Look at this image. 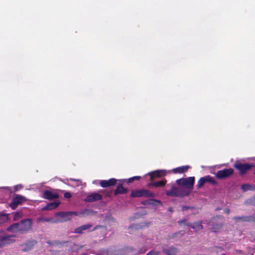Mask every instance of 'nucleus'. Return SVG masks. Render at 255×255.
<instances>
[{"label": "nucleus", "mask_w": 255, "mask_h": 255, "mask_svg": "<svg viewBox=\"0 0 255 255\" xmlns=\"http://www.w3.org/2000/svg\"><path fill=\"white\" fill-rule=\"evenodd\" d=\"M33 222L31 219H25L20 222L11 224L7 227L6 230L11 233L19 232L26 233L32 229Z\"/></svg>", "instance_id": "f257e3e1"}, {"label": "nucleus", "mask_w": 255, "mask_h": 255, "mask_svg": "<svg viewBox=\"0 0 255 255\" xmlns=\"http://www.w3.org/2000/svg\"><path fill=\"white\" fill-rule=\"evenodd\" d=\"M191 191L187 190L181 187H177L173 186L170 190L166 191V195L167 196L176 197H183L188 196L190 194Z\"/></svg>", "instance_id": "f03ea898"}, {"label": "nucleus", "mask_w": 255, "mask_h": 255, "mask_svg": "<svg viewBox=\"0 0 255 255\" xmlns=\"http://www.w3.org/2000/svg\"><path fill=\"white\" fill-rule=\"evenodd\" d=\"M223 218L221 216H217L212 218L208 222L212 232L218 233L223 226Z\"/></svg>", "instance_id": "7ed1b4c3"}, {"label": "nucleus", "mask_w": 255, "mask_h": 255, "mask_svg": "<svg viewBox=\"0 0 255 255\" xmlns=\"http://www.w3.org/2000/svg\"><path fill=\"white\" fill-rule=\"evenodd\" d=\"M239 172L240 175H244L254 167V165L251 163H242L239 161H236L233 165Z\"/></svg>", "instance_id": "20e7f679"}, {"label": "nucleus", "mask_w": 255, "mask_h": 255, "mask_svg": "<svg viewBox=\"0 0 255 255\" xmlns=\"http://www.w3.org/2000/svg\"><path fill=\"white\" fill-rule=\"evenodd\" d=\"M130 197L137 198L144 197L145 198L154 197V194L147 189H141L138 190H132L131 191Z\"/></svg>", "instance_id": "39448f33"}, {"label": "nucleus", "mask_w": 255, "mask_h": 255, "mask_svg": "<svg viewBox=\"0 0 255 255\" xmlns=\"http://www.w3.org/2000/svg\"><path fill=\"white\" fill-rule=\"evenodd\" d=\"M194 182V177H189L186 178H182L176 181V183L178 185L185 186L186 189H189L188 190L190 191L192 189Z\"/></svg>", "instance_id": "423d86ee"}, {"label": "nucleus", "mask_w": 255, "mask_h": 255, "mask_svg": "<svg viewBox=\"0 0 255 255\" xmlns=\"http://www.w3.org/2000/svg\"><path fill=\"white\" fill-rule=\"evenodd\" d=\"M26 201V198L24 196L14 194L9 206L12 210L15 209L18 206L21 205Z\"/></svg>", "instance_id": "0eeeda50"}, {"label": "nucleus", "mask_w": 255, "mask_h": 255, "mask_svg": "<svg viewBox=\"0 0 255 255\" xmlns=\"http://www.w3.org/2000/svg\"><path fill=\"white\" fill-rule=\"evenodd\" d=\"M206 183H209L213 185H216L218 182L213 177L210 175H206L201 177L198 181L196 187L197 189L201 188Z\"/></svg>", "instance_id": "6e6552de"}, {"label": "nucleus", "mask_w": 255, "mask_h": 255, "mask_svg": "<svg viewBox=\"0 0 255 255\" xmlns=\"http://www.w3.org/2000/svg\"><path fill=\"white\" fill-rule=\"evenodd\" d=\"M77 215L76 212H58L56 214V216L58 217L59 220L61 222H66L71 219L72 215Z\"/></svg>", "instance_id": "1a4fd4ad"}, {"label": "nucleus", "mask_w": 255, "mask_h": 255, "mask_svg": "<svg viewBox=\"0 0 255 255\" xmlns=\"http://www.w3.org/2000/svg\"><path fill=\"white\" fill-rule=\"evenodd\" d=\"M234 172V171L232 168H227L219 170L216 174V177L218 179H223L230 177L233 174Z\"/></svg>", "instance_id": "9d476101"}, {"label": "nucleus", "mask_w": 255, "mask_h": 255, "mask_svg": "<svg viewBox=\"0 0 255 255\" xmlns=\"http://www.w3.org/2000/svg\"><path fill=\"white\" fill-rule=\"evenodd\" d=\"M15 235H1L0 236V248H3L7 245L10 244L14 242L15 240L12 239V238L15 237Z\"/></svg>", "instance_id": "9b49d317"}, {"label": "nucleus", "mask_w": 255, "mask_h": 255, "mask_svg": "<svg viewBox=\"0 0 255 255\" xmlns=\"http://www.w3.org/2000/svg\"><path fill=\"white\" fill-rule=\"evenodd\" d=\"M233 220L235 222H250L255 223V216L254 215L251 216H235L233 218Z\"/></svg>", "instance_id": "f8f14e48"}, {"label": "nucleus", "mask_w": 255, "mask_h": 255, "mask_svg": "<svg viewBox=\"0 0 255 255\" xmlns=\"http://www.w3.org/2000/svg\"><path fill=\"white\" fill-rule=\"evenodd\" d=\"M42 197L45 199L51 200L58 198L59 195L56 192L46 190L43 192Z\"/></svg>", "instance_id": "ddd939ff"}, {"label": "nucleus", "mask_w": 255, "mask_h": 255, "mask_svg": "<svg viewBox=\"0 0 255 255\" xmlns=\"http://www.w3.org/2000/svg\"><path fill=\"white\" fill-rule=\"evenodd\" d=\"M102 199V196L98 193L93 192L88 194L84 201L86 202H93Z\"/></svg>", "instance_id": "4468645a"}, {"label": "nucleus", "mask_w": 255, "mask_h": 255, "mask_svg": "<svg viewBox=\"0 0 255 255\" xmlns=\"http://www.w3.org/2000/svg\"><path fill=\"white\" fill-rule=\"evenodd\" d=\"M117 181L115 178H112L109 180H102L99 182L100 185L103 188H107L114 186Z\"/></svg>", "instance_id": "2eb2a0df"}, {"label": "nucleus", "mask_w": 255, "mask_h": 255, "mask_svg": "<svg viewBox=\"0 0 255 255\" xmlns=\"http://www.w3.org/2000/svg\"><path fill=\"white\" fill-rule=\"evenodd\" d=\"M166 174L165 170H157L154 171L150 172L148 173V175L150 177V181H153L155 178L161 177L162 176H164Z\"/></svg>", "instance_id": "dca6fc26"}, {"label": "nucleus", "mask_w": 255, "mask_h": 255, "mask_svg": "<svg viewBox=\"0 0 255 255\" xmlns=\"http://www.w3.org/2000/svg\"><path fill=\"white\" fill-rule=\"evenodd\" d=\"M166 182L167 180L165 178H163L158 181H151V182L148 183L147 184V187L148 188H151L152 187H163L165 185Z\"/></svg>", "instance_id": "f3484780"}, {"label": "nucleus", "mask_w": 255, "mask_h": 255, "mask_svg": "<svg viewBox=\"0 0 255 255\" xmlns=\"http://www.w3.org/2000/svg\"><path fill=\"white\" fill-rule=\"evenodd\" d=\"M37 241L35 240H31L28 241L26 243L24 244V248L23 249V251L24 252H27L31 250L35 245L37 244Z\"/></svg>", "instance_id": "a211bd4d"}, {"label": "nucleus", "mask_w": 255, "mask_h": 255, "mask_svg": "<svg viewBox=\"0 0 255 255\" xmlns=\"http://www.w3.org/2000/svg\"><path fill=\"white\" fill-rule=\"evenodd\" d=\"M162 252L167 255H176L177 253V249L173 246L168 248H163Z\"/></svg>", "instance_id": "6ab92c4d"}, {"label": "nucleus", "mask_w": 255, "mask_h": 255, "mask_svg": "<svg viewBox=\"0 0 255 255\" xmlns=\"http://www.w3.org/2000/svg\"><path fill=\"white\" fill-rule=\"evenodd\" d=\"M92 227V225L88 224L81 226L78 228H76L74 233L76 234H82L83 231L90 229Z\"/></svg>", "instance_id": "aec40b11"}, {"label": "nucleus", "mask_w": 255, "mask_h": 255, "mask_svg": "<svg viewBox=\"0 0 255 255\" xmlns=\"http://www.w3.org/2000/svg\"><path fill=\"white\" fill-rule=\"evenodd\" d=\"M127 192L128 189L124 188L122 184H119L115 190L114 194L116 196L119 194H126Z\"/></svg>", "instance_id": "412c9836"}, {"label": "nucleus", "mask_w": 255, "mask_h": 255, "mask_svg": "<svg viewBox=\"0 0 255 255\" xmlns=\"http://www.w3.org/2000/svg\"><path fill=\"white\" fill-rule=\"evenodd\" d=\"M60 204V202L59 201H55L50 202L46 205L45 207L43 208V210H51L56 208Z\"/></svg>", "instance_id": "4be33fe9"}, {"label": "nucleus", "mask_w": 255, "mask_h": 255, "mask_svg": "<svg viewBox=\"0 0 255 255\" xmlns=\"http://www.w3.org/2000/svg\"><path fill=\"white\" fill-rule=\"evenodd\" d=\"M186 226L189 227L196 231H200L203 229V226L202 225V222H194L193 224H186Z\"/></svg>", "instance_id": "5701e85b"}, {"label": "nucleus", "mask_w": 255, "mask_h": 255, "mask_svg": "<svg viewBox=\"0 0 255 255\" xmlns=\"http://www.w3.org/2000/svg\"><path fill=\"white\" fill-rule=\"evenodd\" d=\"M189 166L188 165L182 166L173 169L175 173H182L188 170Z\"/></svg>", "instance_id": "b1692460"}, {"label": "nucleus", "mask_w": 255, "mask_h": 255, "mask_svg": "<svg viewBox=\"0 0 255 255\" xmlns=\"http://www.w3.org/2000/svg\"><path fill=\"white\" fill-rule=\"evenodd\" d=\"M149 205H152L153 206H160L162 205V202L160 200H158L154 199H149Z\"/></svg>", "instance_id": "393cba45"}, {"label": "nucleus", "mask_w": 255, "mask_h": 255, "mask_svg": "<svg viewBox=\"0 0 255 255\" xmlns=\"http://www.w3.org/2000/svg\"><path fill=\"white\" fill-rule=\"evenodd\" d=\"M68 242V241H65V242H63L61 243L58 241H55L53 242L51 241H48L47 242V243L51 246H57L58 245H64L66 243H67Z\"/></svg>", "instance_id": "a878e982"}, {"label": "nucleus", "mask_w": 255, "mask_h": 255, "mask_svg": "<svg viewBox=\"0 0 255 255\" xmlns=\"http://www.w3.org/2000/svg\"><path fill=\"white\" fill-rule=\"evenodd\" d=\"M245 203L246 205L255 206V196L247 199Z\"/></svg>", "instance_id": "bb28decb"}, {"label": "nucleus", "mask_w": 255, "mask_h": 255, "mask_svg": "<svg viewBox=\"0 0 255 255\" xmlns=\"http://www.w3.org/2000/svg\"><path fill=\"white\" fill-rule=\"evenodd\" d=\"M241 189L244 191H247L248 190H253V188L252 185L250 184H243L241 186Z\"/></svg>", "instance_id": "cd10ccee"}, {"label": "nucleus", "mask_w": 255, "mask_h": 255, "mask_svg": "<svg viewBox=\"0 0 255 255\" xmlns=\"http://www.w3.org/2000/svg\"><path fill=\"white\" fill-rule=\"evenodd\" d=\"M22 217V213L21 212H16L13 214V221H18L19 219Z\"/></svg>", "instance_id": "c85d7f7f"}, {"label": "nucleus", "mask_w": 255, "mask_h": 255, "mask_svg": "<svg viewBox=\"0 0 255 255\" xmlns=\"http://www.w3.org/2000/svg\"><path fill=\"white\" fill-rule=\"evenodd\" d=\"M141 179V177L139 176H135L133 177H132L131 178H129L128 181V183H131L134 180H139Z\"/></svg>", "instance_id": "c756f323"}, {"label": "nucleus", "mask_w": 255, "mask_h": 255, "mask_svg": "<svg viewBox=\"0 0 255 255\" xmlns=\"http://www.w3.org/2000/svg\"><path fill=\"white\" fill-rule=\"evenodd\" d=\"M7 220V216L6 214H0V224L6 222Z\"/></svg>", "instance_id": "7c9ffc66"}, {"label": "nucleus", "mask_w": 255, "mask_h": 255, "mask_svg": "<svg viewBox=\"0 0 255 255\" xmlns=\"http://www.w3.org/2000/svg\"><path fill=\"white\" fill-rule=\"evenodd\" d=\"M100 192L104 194L106 196L111 197L112 195V191H106L105 190H101L100 191Z\"/></svg>", "instance_id": "2f4dec72"}, {"label": "nucleus", "mask_w": 255, "mask_h": 255, "mask_svg": "<svg viewBox=\"0 0 255 255\" xmlns=\"http://www.w3.org/2000/svg\"><path fill=\"white\" fill-rule=\"evenodd\" d=\"M159 252L156 251L152 250L149 252L146 255H158Z\"/></svg>", "instance_id": "473e14b6"}, {"label": "nucleus", "mask_w": 255, "mask_h": 255, "mask_svg": "<svg viewBox=\"0 0 255 255\" xmlns=\"http://www.w3.org/2000/svg\"><path fill=\"white\" fill-rule=\"evenodd\" d=\"M178 223L180 225H181L182 224H184V225H186V224H188V223H189L187 222L186 219H183V220H181L178 221Z\"/></svg>", "instance_id": "72a5a7b5"}, {"label": "nucleus", "mask_w": 255, "mask_h": 255, "mask_svg": "<svg viewBox=\"0 0 255 255\" xmlns=\"http://www.w3.org/2000/svg\"><path fill=\"white\" fill-rule=\"evenodd\" d=\"M181 232L179 231V232H176V233H173L171 235V236L170 237V239H174V238H175L176 237V236L177 235L181 234Z\"/></svg>", "instance_id": "f704fd0d"}, {"label": "nucleus", "mask_w": 255, "mask_h": 255, "mask_svg": "<svg viewBox=\"0 0 255 255\" xmlns=\"http://www.w3.org/2000/svg\"><path fill=\"white\" fill-rule=\"evenodd\" d=\"M141 226H140L139 225H138V224H133L130 226L129 227V228H130V229H138L140 228H141Z\"/></svg>", "instance_id": "c9c22d12"}, {"label": "nucleus", "mask_w": 255, "mask_h": 255, "mask_svg": "<svg viewBox=\"0 0 255 255\" xmlns=\"http://www.w3.org/2000/svg\"><path fill=\"white\" fill-rule=\"evenodd\" d=\"M23 186L21 185H17L14 186V191H17L21 189H22Z\"/></svg>", "instance_id": "e433bc0d"}, {"label": "nucleus", "mask_w": 255, "mask_h": 255, "mask_svg": "<svg viewBox=\"0 0 255 255\" xmlns=\"http://www.w3.org/2000/svg\"><path fill=\"white\" fill-rule=\"evenodd\" d=\"M99 228H104V230H106V227H104L103 226H102V225H97L96 226H95L93 229L92 230V231H95Z\"/></svg>", "instance_id": "4c0bfd02"}, {"label": "nucleus", "mask_w": 255, "mask_h": 255, "mask_svg": "<svg viewBox=\"0 0 255 255\" xmlns=\"http://www.w3.org/2000/svg\"><path fill=\"white\" fill-rule=\"evenodd\" d=\"M194 207H190V206H183L182 207V211H186V210H187L188 209H193Z\"/></svg>", "instance_id": "58836bf2"}, {"label": "nucleus", "mask_w": 255, "mask_h": 255, "mask_svg": "<svg viewBox=\"0 0 255 255\" xmlns=\"http://www.w3.org/2000/svg\"><path fill=\"white\" fill-rule=\"evenodd\" d=\"M64 197L66 198H70L71 197V194L70 192H66L64 193Z\"/></svg>", "instance_id": "ea45409f"}, {"label": "nucleus", "mask_w": 255, "mask_h": 255, "mask_svg": "<svg viewBox=\"0 0 255 255\" xmlns=\"http://www.w3.org/2000/svg\"><path fill=\"white\" fill-rule=\"evenodd\" d=\"M149 199L143 201L141 202V203L143 205H149Z\"/></svg>", "instance_id": "a19ab883"}, {"label": "nucleus", "mask_w": 255, "mask_h": 255, "mask_svg": "<svg viewBox=\"0 0 255 255\" xmlns=\"http://www.w3.org/2000/svg\"><path fill=\"white\" fill-rule=\"evenodd\" d=\"M224 212H225V213L226 214L228 215V214H230V209H229V208H226V209L224 210Z\"/></svg>", "instance_id": "79ce46f5"}, {"label": "nucleus", "mask_w": 255, "mask_h": 255, "mask_svg": "<svg viewBox=\"0 0 255 255\" xmlns=\"http://www.w3.org/2000/svg\"><path fill=\"white\" fill-rule=\"evenodd\" d=\"M145 251H146V249L144 248V249H141V250L138 252V253H139V254H143V253H144Z\"/></svg>", "instance_id": "37998d69"}, {"label": "nucleus", "mask_w": 255, "mask_h": 255, "mask_svg": "<svg viewBox=\"0 0 255 255\" xmlns=\"http://www.w3.org/2000/svg\"><path fill=\"white\" fill-rule=\"evenodd\" d=\"M123 181H126V179H123L122 180Z\"/></svg>", "instance_id": "c03bdc74"}, {"label": "nucleus", "mask_w": 255, "mask_h": 255, "mask_svg": "<svg viewBox=\"0 0 255 255\" xmlns=\"http://www.w3.org/2000/svg\"><path fill=\"white\" fill-rule=\"evenodd\" d=\"M253 190H255V185L254 187L253 188Z\"/></svg>", "instance_id": "a18cd8bd"}]
</instances>
